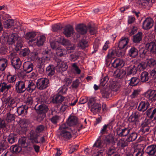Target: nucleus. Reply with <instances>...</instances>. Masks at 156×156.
<instances>
[{
  "label": "nucleus",
  "mask_w": 156,
  "mask_h": 156,
  "mask_svg": "<svg viewBox=\"0 0 156 156\" xmlns=\"http://www.w3.org/2000/svg\"><path fill=\"white\" fill-rule=\"evenodd\" d=\"M114 141V136L111 134L106 136L104 135L100 136L93 146V149L94 151L95 156H102L106 145L112 143Z\"/></svg>",
  "instance_id": "1"
},
{
  "label": "nucleus",
  "mask_w": 156,
  "mask_h": 156,
  "mask_svg": "<svg viewBox=\"0 0 156 156\" xmlns=\"http://www.w3.org/2000/svg\"><path fill=\"white\" fill-rule=\"evenodd\" d=\"M67 124L69 126H73L75 131L79 132L80 130L84 128L83 125L79 122L78 118L75 116H70L66 121Z\"/></svg>",
  "instance_id": "2"
},
{
  "label": "nucleus",
  "mask_w": 156,
  "mask_h": 156,
  "mask_svg": "<svg viewBox=\"0 0 156 156\" xmlns=\"http://www.w3.org/2000/svg\"><path fill=\"white\" fill-rule=\"evenodd\" d=\"M68 127L66 124L62 125L59 127V129L62 130L59 136V139L62 140H66L69 139L72 137L70 131L71 130H68Z\"/></svg>",
  "instance_id": "3"
},
{
  "label": "nucleus",
  "mask_w": 156,
  "mask_h": 156,
  "mask_svg": "<svg viewBox=\"0 0 156 156\" xmlns=\"http://www.w3.org/2000/svg\"><path fill=\"white\" fill-rule=\"evenodd\" d=\"M20 40L21 38L19 37L17 34H12L9 36L7 42L8 44L11 45L16 42V47L21 48L22 46V43Z\"/></svg>",
  "instance_id": "4"
},
{
  "label": "nucleus",
  "mask_w": 156,
  "mask_h": 156,
  "mask_svg": "<svg viewBox=\"0 0 156 156\" xmlns=\"http://www.w3.org/2000/svg\"><path fill=\"white\" fill-rule=\"evenodd\" d=\"M16 55L15 53L11 52L9 57L11 65L16 70L19 69L22 65V62L20 58L16 57Z\"/></svg>",
  "instance_id": "5"
},
{
  "label": "nucleus",
  "mask_w": 156,
  "mask_h": 156,
  "mask_svg": "<svg viewBox=\"0 0 156 156\" xmlns=\"http://www.w3.org/2000/svg\"><path fill=\"white\" fill-rule=\"evenodd\" d=\"M144 67L141 64H139L137 66L131 65L126 68L127 76L131 75H134L138 71H141L144 69Z\"/></svg>",
  "instance_id": "6"
},
{
  "label": "nucleus",
  "mask_w": 156,
  "mask_h": 156,
  "mask_svg": "<svg viewBox=\"0 0 156 156\" xmlns=\"http://www.w3.org/2000/svg\"><path fill=\"white\" fill-rule=\"evenodd\" d=\"M36 83L37 88L40 90H42L49 86V82L48 79L42 77L38 79Z\"/></svg>",
  "instance_id": "7"
},
{
  "label": "nucleus",
  "mask_w": 156,
  "mask_h": 156,
  "mask_svg": "<svg viewBox=\"0 0 156 156\" xmlns=\"http://www.w3.org/2000/svg\"><path fill=\"white\" fill-rule=\"evenodd\" d=\"M49 52L50 51L48 50H45L43 51V54H44L43 56L41 58H39V63L40 65H38V67L43 71V68L44 67V62L50 60V56Z\"/></svg>",
  "instance_id": "8"
},
{
  "label": "nucleus",
  "mask_w": 156,
  "mask_h": 156,
  "mask_svg": "<svg viewBox=\"0 0 156 156\" xmlns=\"http://www.w3.org/2000/svg\"><path fill=\"white\" fill-rule=\"evenodd\" d=\"M89 106L91 108V111L94 114L100 111L101 107L99 105L94 101V98L90 99L88 102Z\"/></svg>",
  "instance_id": "9"
},
{
  "label": "nucleus",
  "mask_w": 156,
  "mask_h": 156,
  "mask_svg": "<svg viewBox=\"0 0 156 156\" xmlns=\"http://www.w3.org/2000/svg\"><path fill=\"white\" fill-rule=\"evenodd\" d=\"M27 84L25 81L20 80L16 83L15 89L18 93H22L26 90V85Z\"/></svg>",
  "instance_id": "10"
},
{
  "label": "nucleus",
  "mask_w": 156,
  "mask_h": 156,
  "mask_svg": "<svg viewBox=\"0 0 156 156\" xmlns=\"http://www.w3.org/2000/svg\"><path fill=\"white\" fill-rule=\"evenodd\" d=\"M144 96L151 103L154 102L156 101V90L149 89L144 93Z\"/></svg>",
  "instance_id": "11"
},
{
  "label": "nucleus",
  "mask_w": 156,
  "mask_h": 156,
  "mask_svg": "<svg viewBox=\"0 0 156 156\" xmlns=\"http://www.w3.org/2000/svg\"><path fill=\"white\" fill-rule=\"evenodd\" d=\"M117 134L118 136L121 137H127L130 132L131 129L128 127H122L117 129Z\"/></svg>",
  "instance_id": "12"
},
{
  "label": "nucleus",
  "mask_w": 156,
  "mask_h": 156,
  "mask_svg": "<svg viewBox=\"0 0 156 156\" xmlns=\"http://www.w3.org/2000/svg\"><path fill=\"white\" fill-rule=\"evenodd\" d=\"M129 38L126 37H123L119 40L118 44L119 48L126 50L128 47V43L129 42Z\"/></svg>",
  "instance_id": "13"
},
{
  "label": "nucleus",
  "mask_w": 156,
  "mask_h": 156,
  "mask_svg": "<svg viewBox=\"0 0 156 156\" xmlns=\"http://www.w3.org/2000/svg\"><path fill=\"white\" fill-rule=\"evenodd\" d=\"M34 108L38 113L42 114L44 116L48 110V107L44 105H41L38 106L37 105L34 106Z\"/></svg>",
  "instance_id": "14"
},
{
  "label": "nucleus",
  "mask_w": 156,
  "mask_h": 156,
  "mask_svg": "<svg viewBox=\"0 0 156 156\" xmlns=\"http://www.w3.org/2000/svg\"><path fill=\"white\" fill-rule=\"evenodd\" d=\"M32 136H29V139L31 141L33 144H43L45 142V139L44 136L41 138L40 141H38V139L40 136V135H37L35 133L33 134Z\"/></svg>",
  "instance_id": "15"
},
{
  "label": "nucleus",
  "mask_w": 156,
  "mask_h": 156,
  "mask_svg": "<svg viewBox=\"0 0 156 156\" xmlns=\"http://www.w3.org/2000/svg\"><path fill=\"white\" fill-rule=\"evenodd\" d=\"M111 52H112L113 55L115 57L116 56L119 57H123L125 56L126 50L121 48L119 47L115 50H110Z\"/></svg>",
  "instance_id": "16"
},
{
  "label": "nucleus",
  "mask_w": 156,
  "mask_h": 156,
  "mask_svg": "<svg viewBox=\"0 0 156 156\" xmlns=\"http://www.w3.org/2000/svg\"><path fill=\"white\" fill-rule=\"evenodd\" d=\"M60 42L64 46L66 47L68 50L73 51L75 49L73 44H71L69 41L67 39H64L62 37L60 38ZM71 51L70 52H71Z\"/></svg>",
  "instance_id": "17"
},
{
  "label": "nucleus",
  "mask_w": 156,
  "mask_h": 156,
  "mask_svg": "<svg viewBox=\"0 0 156 156\" xmlns=\"http://www.w3.org/2000/svg\"><path fill=\"white\" fill-rule=\"evenodd\" d=\"M17 136L14 133H10L9 136L6 137L2 142H6L10 144H12L17 141Z\"/></svg>",
  "instance_id": "18"
},
{
  "label": "nucleus",
  "mask_w": 156,
  "mask_h": 156,
  "mask_svg": "<svg viewBox=\"0 0 156 156\" xmlns=\"http://www.w3.org/2000/svg\"><path fill=\"white\" fill-rule=\"evenodd\" d=\"M149 103L148 101H142L139 103L137 110L140 112H144L149 108Z\"/></svg>",
  "instance_id": "19"
},
{
  "label": "nucleus",
  "mask_w": 156,
  "mask_h": 156,
  "mask_svg": "<svg viewBox=\"0 0 156 156\" xmlns=\"http://www.w3.org/2000/svg\"><path fill=\"white\" fill-rule=\"evenodd\" d=\"M125 63L123 60L121 59L116 58L112 63V66L115 68H118L123 67Z\"/></svg>",
  "instance_id": "20"
},
{
  "label": "nucleus",
  "mask_w": 156,
  "mask_h": 156,
  "mask_svg": "<svg viewBox=\"0 0 156 156\" xmlns=\"http://www.w3.org/2000/svg\"><path fill=\"white\" fill-rule=\"evenodd\" d=\"M45 129V127L43 125H40L37 126L35 129V131H31L30 132L29 136H32V134L34 133L37 135H39V133H43Z\"/></svg>",
  "instance_id": "21"
},
{
  "label": "nucleus",
  "mask_w": 156,
  "mask_h": 156,
  "mask_svg": "<svg viewBox=\"0 0 156 156\" xmlns=\"http://www.w3.org/2000/svg\"><path fill=\"white\" fill-rule=\"evenodd\" d=\"M153 21L151 18H147L143 22V27L145 30L150 29L153 25Z\"/></svg>",
  "instance_id": "22"
},
{
  "label": "nucleus",
  "mask_w": 156,
  "mask_h": 156,
  "mask_svg": "<svg viewBox=\"0 0 156 156\" xmlns=\"http://www.w3.org/2000/svg\"><path fill=\"white\" fill-rule=\"evenodd\" d=\"M147 116L151 119L156 120V108L152 110V108L148 109L145 112Z\"/></svg>",
  "instance_id": "23"
},
{
  "label": "nucleus",
  "mask_w": 156,
  "mask_h": 156,
  "mask_svg": "<svg viewBox=\"0 0 156 156\" xmlns=\"http://www.w3.org/2000/svg\"><path fill=\"white\" fill-rule=\"evenodd\" d=\"M33 67V64L29 62H25L23 65V69L27 73H29L32 71Z\"/></svg>",
  "instance_id": "24"
},
{
  "label": "nucleus",
  "mask_w": 156,
  "mask_h": 156,
  "mask_svg": "<svg viewBox=\"0 0 156 156\" xmlns=\"http://www.w3.org/2000/svg\"><path fill=\"white\" fill-rule=\"evenodd\" d=\"M25 82L27 83L26 85V90L29 92H32L37 87V85H36L33 82L27 80H25Z\"/></svg>",
  "instance_id": "25"
},
{
  "label": "nucleus",
  "mask_w": 156,
  "mask_h": 156,
  "mask_svg": "<svg viewBox=\"0 0 156 156\" xmlns=\"http://www.w3.org/2000/svg\"><path fill=\"white\" fill-rule=\"evenodd\" d=\"M45 37L42 35L38 37L37 38L32 39L31 41L33 43H36L37 46H39L43 45L45 41Z\"/></svg>",
  "instance_id": "26"
},
{
  "label": "nucleus",
  "mask_w": 156,
  "mask_h": 156,
  "mask_svg": "<svg viewBox=\"0 0 156 156\" xmlns=\"http://www.w3.org/2000/svg\"><path fill=\"white\" fill-rule=\"evenodd\" d=\"M74 30L73 27L69 25L66 26L64 29L63 33L67 37H69L73 33Z\"/></svg>",
  "instance_id": "27"
},
{
  "label": "nucleus",
  "mask_w": 156,
  "mask_h": 156,
  "mask_svg": "<svg viewBox=\"0 0 156 156\" xmlns=\"http://www.w3.org/2000/svg\"><path fill=\"white\" fill-rule=\"evenodd\" d=\"M146 152L149 155L156 156V145L153 144L148 146Z\"/></svg>",
  "instance_id": "28"
},
{
  "label": "nucleus",
  "mask_w": 156,
  "mask_h": 156,
  "mask_svg": "<svg viewBox=\"0 0 156 156\" xmlns=\"http://www.w3.org/2000/svg\"><path fill=\"white\" fill-rule=\"evenodd\" d=\"M87 27L83 24H79L76 27V30L77 31L82 34H85L87 31Z\"/></svg>",
  "instance_id": "29"
},
{
  "label": "nucleus",
  "mask_w": 156,
  "mask_h": 156,
  "mask_svg": "<svg viewBox=\"0 0 156 156\" xmlns=\"http://www.w3.org/2000/svg\"><path fill=\"white\" fill-rule=\"evenodd\" d=\"M128 54L130 57L132 58H135L138 55V50L136 48L132 46L129 50Z\"/></svg>",
  "instance_id": "30"
},
{
  "label": "nucleus",
  "mask_w": 156,
  "mask_h": 156,
  "mask_svg": "<svg viewBox=\"0 0 156 156\" xmlns=\"http://www.w3.org/2000/svg\"><path fill=\"white\" fill-rule=\"evenodd\" d=\"M29 108L26 106L22 105L17 109V112L19 115H25L27 114Z\"/></svg>",
  "instance_id": "31"
},
{
  "label": "nucleus",
  "mask_w": 156,
  "mask_h": 156,
  "mask_svg": "<svg viewBox=\"0 0 156 156\" xmlns=\"http://www.w3.org/2000/svg\"><path fill=\"white\" fill-rule=\"evenodd\" d=\"M55 67L53 65H49L46 68V73L49 76H51L55 73Z\"/></svg>",
  "instance_id": "32"
},
{
  "label": "nucleus",
  "mask_w": 156,
  "mask_h": 156,
  "mask_svg": "<svg viewBox=\"0 0 156 156\" xmlns=\"http://www.w3.org/2000/svg\"><path fill=\"white\" fill-rule=\"evenodd\" d=\"M56 54L60 57H64L66 54V51L65 49L62 47H58L56 50Z\"/></svg>",
  "instance_id": "33"
},
{
  "label": "nucleus",
  "mask_w": 156,
  "mask_h": 156,
  "mask_svg": "<svg viewBox=\"0 0 156 156\" xmlns=\"http://www.w3.org/2000/svg\"><path fill=\"white\" fill-rule=\"evenodd\" d=\"M137 137V133L135 132H130L126 138L127 141L130 142L135 141Z\"/></svg>",
  "instance_id": "34"
},
{
  "label": "nucleus",
  "mask_w": 156,
  "mask_h": 156,
  "mask_svg": "<svg viewBox=\"0 0 156 156\" xmlns=\"http://www.w3.org/2000/svg\"><path fill=\"white\" fill-rule=\"evenodd\" d=\"M112 52L109 50L106 57L105 63L107 66H109L110 65L112 60L115 57L114 55H113Z\"/></svg>",
  "instance_id": "35"
},
{
  "label": "nucleus",
  "mask_w": 156,
  "mask_h": 156,
  "mask_svg": "<svg viewBox=\"0 0 156 156\" xmlns=\"http://www.w3.org/2000/svg\"><path fill=\"white\" fill-rule=\"evenodd\" d=\"M11 87V85L10 84H8L6 83L3 82L0 83V90L1 92L4 91H7Z\"/></svg>",
  "instance_id": "36"
},
{
  "label": "nucleus",
  "mask_w": 156,
  "mask_h": 156,
  "mask_svg": "<svg viewBox=\"0 0 156 156\" xmlns=\"http://www.w3.org/2000/svg\"><path fill=\"white\" fill-rule=\"evenodd\" d=\"M140 79L137 77H133L129 80V85L132 87L135 86L140 85Z\"/></svg>",
  "instance_id": "37"
},
{
  "label": "nucleus",
  "mask_w": 156,
  "mask_h": 156,
  "mask_svg": "<svg viewBox=\"0 0 156 156\" xmlns=\"http://www.w3.org/2000/svg\"><path fill=\"white\" fill-rule=\"evenodd\" d=\"M64 99V97L59 94H57L54 96L52 99V102L54 103H58L62 102Z\"/></svg>",
  "instance_id": "38"
},
{
  "label": "nucleus",
  "mask_w": 156,
  "mask_h": 156,
  "mask_svg": "<svg viewBox=\"0 0 156 156\" xmlns=\"http://www.w3.org/2000/svg\"><path fill=\"white\" fill-rule=\"evenodd\" d=\"M142 33L140 32H139L137 34L133 36V41L136 43H138L142 40Z\"/></svg>",
  "instance_id": "39"
},
{
  "label": "nucleus",
  "mask_w": 156,
  "mask_h": 156,
  "mask_svg": "<svg viewBox=\"0 0 156 156\" xmlns=\"http://www.w3.org/2000/svg\"><path fill=\"white\" fill-rule=\"evenodd\" d=\"M148 49L151 53L154 54H156V39L153 42L149 44Z\"/></svg>",
  "instance_id": "40"
},
{
  "label": "nucleus",
  "mask_w": 156,
  "mask_h": 156,
  "mask_svg": "<svg viewBox=\"0 0 156 156\" xmlns=\"http://www.w3.org/2000/svg\"><path fill=\"white\" fill-rule=\"evenodd\" d=\"M8 65V61L5 58H0V69L4 70Z\"/></svg>",
  "instance_id": "41"
},
{
  "label": "nucleus",
  "mask_w": 156,
  "mask_h": 156,
  "mask_svg": "<svg viewBox=\"0 0 156 156\" xmlns=\"http://www.w3.org/2000/svg\"><path fill=\"white\" fill-rule=\"evenodd\" d=\"M36 35V34L34 32H28L26 34L24 37L27 40H30L29 41V42L33 43V42H32L31 41L32 39H35V38L34 39V38Z\"/></svg>",
  "instance_id": "42"
},
{
  "label": "nucleus",
  "mask_w": 156,
  "mask_h": 156,
  "mask_svg": "<svg viewBox=\"0 0 156 156\" xmlns=\"http://www.w3.org/2000/svg\"><path fill=\"white\" fill-rule=\"evenodd\" d=\"M19 144L21 148L27 147L28 144L27 142V138L25 137H23L20 139L19 140Z\"/></svg>",
  "instance_id": "43"
},
{
  "label": "nucleus",
  "mask_w": 156,
  "mask_h": 156,
  "mask_svg": "<svg viewBox=\"0 0 156 156\" xmlns=\"http://www.w3.org/2000/svg\"><path fill=\"white\" fill-rule=\"evenodd\" d=\"M149 74L146 71L142 73L140 75V80L142 82H145L148 81L149 79Z\"/></svg>",
  "instance_id": "44"
},
{
  "label": "nucleus",
  "mask_w": 156,
  "mask_h": 156,
  "mask_svg": "<svg viewBox=\"0 0 156 156\" xmlns=\"http://www.w3.org/2000/svg\"><path fill=\"white\" fill-rule=\"evenodd\" d=\"M87 39H86V38L83 37L81 40L80 42L78 45L80 47L83 49H84L87 47L88 46Z\"/></svg>",
  "instance_id": "45"
},
{
  "label": "nucleus",
  "mask_w": 156,
  "mask_h": 156,
  "mask_svg": "<svg viewBox=\"0 0 156 156\" xmlns=\"http://www.w3.org/2000/svg\"><path fill=\"white\" fill-rule=\"evenodd\" d=\"M14 25V21L12 19H9L5 21L4 23V27L5 28H9Z\"/></svg>",
  "instance_id": "46"
},
{
  "label": "nucleus",
  "mask_w": 156,
  "mask_h": 156,
  "mask_svg": "<svg viewBox=\"0 0 156 156\" xmlns=\"http://www.w3.org/2000/svg\"><path fill=\"white\" fill-rule=\"evenodd\" d=\"M147 65L151 69L156 67V60L153 58H150L148 59Z\"/></svg>",
  "instance_id": "47"
},
{
  "label": "nucleus",
  "mask_w": 156,
  "mask_h": 156,
  "mask_svg": "<svg viewBox=\"0 0 156 156\" xmlns=\"http://www.w3.org/2000/svg\"><path fill=\"white\" fill-rule=\"evenodd\" d=\"M110 91L108 89L103 88L101 91L102 97L105 98H108L109 97Z\"/></svg>",
  "instance_id": "48"
},
{
  "label": "nucleus",
  "mask_w": 156,
  "mask_h": 156,
  "mask_svg": "<svg viewBox=\"0 0 156 156\" xmlns=\"http://www.w3.org/2000/svg\"><path fill=\"white\" fill-rule=\"evenodd\" d=\"M156 0H139L138 3L143 6L147 5L151 2L152 3H154Z\"/></svg>",
  "instance_id": "49"
},
{
  "label": "nucleus",
  "mask_w": 156,
  "mask_h": 156,
  "mask_svg": "<svg viewBox=\"0 0 156 156\" xmlns=\"http://www.w3.org/2000/svg\"><path fill=\"white\" fill-rule=\"evenodd\" d=\"M26 105L25 106H26L28 107V108H31V106L33 103V98L31 96H28V97L25 100Z\"/></svg>",
  "instance_id": "50"
},
{
  "label": "nucleus",
  "mask_w": 156,
  "mask_h": 156,
  "mask_svg": "<svg viewBox=\"0 0 156 156\" xmlns=\"http://www.w3.org/2000/svg\"><path fill=\"white\" fill-rule=\"evenodd\" d=\"M62 28L63 27L61 24L57 23L52 26V29L53 31L58 32L60 31Z\"/></svg>",
  "instance_id": "51"
},
{
  "label": "nucleus",
  "mask_w": 156,
  "mask_h": 156,
  "mask_svg": "<svg viewBox=\"0 0 156 156\" xmlns=\"http://www.w3.org/2000/svg\"><path fill=\"white\" fill-rule=\"evenodd\" d=\"M140 57L147 59V50L144 48H141L140 50Z\"/></svg>",
  "instance_id": "52"
},
{
  "label": "nucleus",
  "mask_w": 156,
  "mask_h": 156,
  "mask_svg": "<svg viewBox=\"0 0 156 156\" xmlns=\"http://www.w3.org/2000/svg\"><path fill=\"white\" fill-rule=\"evenodd\" d=\"M126 75V69L124 70L123 69H120L119 70V73L116 74L117 77L119 78H122L125 76Z\"/></svg>",
  "instance_id": "53"
},
{
  "label": "nucleus",
  "mask_w": 156,
  "mask_h": 156,
  "mask_svg": "<svg viewBox=\"0 0 156 156\" xmlns=\"http://www.w3.org/2000/svg\"><path fill=\"white\" fill-rule=\"evenodd\" d=\"M88 28L89 30V32L91 34H95L97 32V27L94 25H89L88 26Z\"/></svg>",
  "instance_id": "54"
},
{
  "label": "nucleus",
  "mask_w": 156,
  "mask_h": 156,
  "mask_svg": "<svg viewBox=\"0 0 156 156\" xmlns=\"http://www.w3.org/2000/svg\"><path fill=\"white\" fill-rule=\"evenodd\" d=\"M8 147L9 146L6 142H2L0 145V154L2 153L4 151L8 148Z\"/></svg>",
  "instance_id": "55"
},
{
  "label": "nucleus",
  "mask_w": 156,
  "mask_h": 156,
  "mask_svg": "<svg viewBox=\"0 0 156 156\" xmlns=\"http://www.w3.org/2000/svg\"><path fill=\"white\" fill-rule=\"evenodd\" d=\"M15 119V117L14 115L11 114L9 112L7 114L6 120L8 122L14 121Z\"/></svg>",
  "instance_id": "56"
},
{
  "label": "nucleus",
  "mask_w": 156,
  "mask_h": 156,
  "mask_svg": "<svg viewBox=\"0 0 156 156\" xmlns=\"http://www.w3.org/2000/svg\"><path fill=\"white\" fill-rule=\"evenodd\" d=\"M77 63H74L72 65V69L74 71L75 73L80 74L81 73V70L77 66Z\"/></svg>",
  "instance_id": "57"
},
{
  "label": "nucleus",
  "mask_w": 156,
  "mask_h": 156,
  "mask_svg": "<svg viewBox=\"0 0 156 156\" xmlns=\"http://www.w3.org/2000/svg\"><path fill=\"white\" fill-rule=\"evenodd\" d=\"M30 52L29 49L26 48L21 50L20 51V55L23 56H26L29 55Z\"/></svg>",
  "instance_id": "58"
},
{
  "label": "nucleus",
  "mask_w": 156,
  "mask_h": 156,
  "mask_svg": "<svg viewBox=\"0 0 156 156\" xmlns=\"http://www.w3.org/2000/svg\"><path fill=\"white\" fill-rule=\"evenodd\" d=\"M11 148L13 151L16 153L20 152L22 150V148L20 145L19 146L17 145L12 146Z\"/></svg>",
  "instance_id": "59"
},
{
  "label": "nucleus",
  "mask_w": 156,
  "mask_h": 156,
  "mask_svg": "<svg viewBox=\"0 0 156 156\" xmlns=\"http://www.w3.org/2000/svg\"><path fill=\"white\" fill-rule=\"evenodd\" d=\"M152 121L151 119H145L144 120V121L143 122L141 126H142L143 127H147V126H149V127L151 126L150 125V123Z\"/></svg>",
  "instance_id": "60"
},
{
  "label": "nucleus",
  "mask_w": 156,
  "mask_h": 156,
  "mask_svg": "<svg viewBox=\"0 0 156 156\" xmlns=\"http://www.w3.org/2000/svg\"><path fill=\"white\" fill-rule=\"evenodd\" d=\"M108 80V78L107 76H105L102 78L100 81V86L104 87L105 86Z\"/></svg>",
  "instance_id": "61"
},
{
  "label": "nucleus",
  "mask_w": 156,
  "mask_h": 156,
  "mask_svg": "<svg viewBox=\"0 0 156 156\" xmlns=\"http://www.w3.org/2000/svg\"><path fill=\"white\" fill-rule=\"evenodd\" d=\"M128 142H129L127 141L126 139L125 140H121L119 142L118 144L122 148H123L127 146L128 145Z\"/></svg>",
  "instance_id": "62"
},
{
  "label": "nucleus",
  "mask_w": 156,
  "mask_h": 156,
  "mask_svg": "<svg viewBox=\"0 0 156 156\" xmlns=\"http://www.w3.org/2000/svg\"><path fill=\"white\" fill-rule=\"evenodd\" d=\"M15 101L13 98H10L8 101V107H12L13 108L16 106Z\"/></svg>",
  "instance_id": "63"
},
{
  "label": "nucleus",
  "mask_w": 156,
  "mask_h": 156,
  "mask_svg": "<svg viewBox=\"0 0 156 156\" xmlns=\"http://www.w3.org/2000/svg\"><path fill=\"white\" fill-rule=\"evenodd\" d=\"M140 92V90L139 89L134 90L132 94L130 95V97L132 98L136 97L139 94Z\"/></svg>",
  "instance_id": "64"
}]
</instances>
